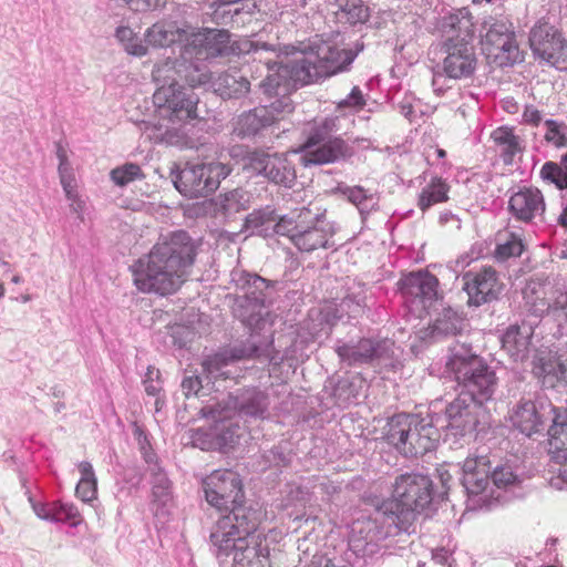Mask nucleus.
<instances>
[{"instance_id": "f257e3e1", "label": "nucleus", "mask_w": 567, "mask_h": 567, "mask_svg": "<svg viewBox=\"0 0 567 567\" xmlns=\"http://www.w3.org/2000/svg\"><path fill=\"white\" fill-rule=\"evenodd\" d=\"M446 371L463 388L445 408L446 429L454 431V435L464 436L480 424H489L492 411L496 410L494 371L464 343L450 347Z\"/></svg>"}, {"instance_id": "f03ea898", "label": "nucleus", "mask_w": 567, "mask_h": 567, "mask_svg": "<svg viewBox=\"0 0 567 567\" xmlns=\"http://www.w3.org/2000/svg\"><path fill=\"white\" fill-rule=\"evenodd\" d=\"M195 257L196 247L188 233L173 231L132 267L134 284L143 292L173 293L184 282Z\"/></svg>"}, {"instance_id": "7ed1b4c3", "label": "nucleus", "mask_w": 567, "mask_h": 567, "mask_svg": "<svg viewBox=\"0 0 567 567\" xmlns=\"http://www.w3.org/2000/svg\"><path fill=\"white\" fill-rule=\"evenodd\" d=\"M258 513L238 508L230 516H221L210 533V543L218 558L231 556V567H270L268 553L256 535Z\"/></svg>"}, {"instance_id": "20e7f679", "label": "nucleus", "mask_w": 567, "mask_h": 567, "mask_svg": "<svg viewBox=\"0 0 567 567\" xmlns=\"http://www.w3.org/2000/svg\"><path fill=\"white\" fill-rule=\"evenodd\" d=\"M440 478L439 488L427 474L412 472L399 475L393 484L392 497L381 503L383 515L396 519L404 533H410L416 514L445 499L451 475L447 471H440Z\"/></svg>"}, {"instance_id": "39448f33", "label": "nucleus", "mask_w": 567, "mask_h": 567, "mask_svg": "<svg viewBox=\"0 0 567 567\" xmlns=\"http://www.w3.org/2000/svg\"><path fill=\"white\" fill-rule=\"evenodd\" d=\"M473 23L471 18L463 11L444 17L441 21V30L445 35L442 50L446 54L442 72L435 71L432 84L439 89L440 80L446 75L450 79H462L470 76L476 65L474 49L471 44L473 39Z\"/></svg>"}, {"instance_id": "423d86ee", "label": "nucleus", "mask_w": 567, "mask_h": 567, "mask_svg": "<svg viewBox=\"0 0 567 567\" xmlns=\"http://www.w3.org/2000/svg\"><path fill=\"white\" fill-rule=\"evenodd\" d=\"M272 229L277 235L287 236L301 252L331 247V239L336 234L333 224L326 221L324 213L318 208L313 210L310 206L279 217Z\"/></svg>"}, {"instance_id": "0eeeda50", "label": "nucleus", "mask_w": 567, "mask_h": 567, "mask_svg": "<svg viewBox=\"0 0 567 567\" xmlns=\"http://www.w3.org/2000/svg\"><path fill=\"white\" fill-rule=\"evenodd\" d=\"M383 437L399 453L417 457L435 449L437 430L431 421L416 414L398 413L383 427Z\"/></svg>"}, {"instance_id": "6e6552de", "label": "nucleus", "mask_w": 567, "mask_h": 567, "mask_svg": "<svg viewBox=\"0 0 567 567\" xmlns=\"http://www.w3.org/2000/svg\"><path fill=\"white\" fill-rule=\"evenodd\" d=\"M338 122V117H324L309 126L300 146V159L305 166L338 163L353 156V147L337 135Z\"/></svg>"}, {"instance_id": "1a4fd4ad", "label": "nucleus", "mask_w": 567, "mask_h": 567, "mask_svg": "<svg viewBox=\"0 0 567 567\" xmlns=\"http://www.w3.org/2000/svg\"><path fill=\"white\" fill-rule=\"evenodd\" d=\"M231 282L237 290L233 305L235 317L252 331L262 329L266 323L262 311L271 301L274 284L241 269L231 271Z\"/></svg>"}, {"instance_id": "9d476101", "label": "nucleus", "mask_w": 567, "mask_h": 567, "mask_svg": "<svg viewBox=\"0 0 567 567\" xmlns=\"http://www.w3.org/2000/svg\"><path fill=\"white\" fill-rule=\"evenodd\" d=\"M396 519L383 515L381 504L375 508L373 517L357 519L351 528L349 546L358 556H373L388 545L383 542L391 536H396L404 530Z\"/></svg>"}, {"instance_id": "9b49d317", "label": "nucleus", "mask_w": 567, "mask_h": 567, "mask_svg": "<svg viewBox=\"0 0 567 567\" xmlns=\"http://www.w3.org/2000/svg\"><path fill=\"white\" fill-rule=\"evenodd\" d=\"M230 172L231 167L220 162L186 163L178 172H172V181L185 197H206L219 187Z\"/></svg>"}, {"instance_id": "f8f14e48", "label": "nucleus", "mask_w": 567, "mask_h": 567, "mask_svg": "<svg viewBox=\"0 0 567 567\" xmlns=\"http://www.w3.org/2000/svg\"><path fill=\"white\" fill-rule=\"evenodd\" d=\"M320 79H323V75L315 54H301L281 62L277 71L260 83V89L264 94L279 93L278 90L287 93L296 90L298 85H306Z\"/></svg>"}, {"instance_id": "ddd939ff", "label": "nucleus", "mask_w": 567, "mask_h": 567, "mask_svg": "<svg viewBox=\"0 0 567 567\" xmlns=\"http://www.w3.org/2000/svg\"><path fill=\"white\" fill-rule=\"evenodd\" d=\"M462 472V485L468 495V507L489 509L496 486V467L493 466L491 457H468L463 463Z\"/></svg>"}, {"instance_id": "4468645a", "label": "nucleus", "mask_w": 567, "mask_h": 567, "mask_svg": "<svg viewBox=\"0 0 567 567\" xmlns=\"http://www.w3.org/2000/svg\"><path fill=\"white\" fill-rule=\"evenodd\" d=\"M205 498L209 505L218 511H229L230 516L238 508H248L244 505L245 493L238 473L231 470H216L203 481Z\"/></svg>"}, {"instance_id": "2eb2a0df", "label": "nucleus", "mask_w": 567, "mask_h": 567, "mask_svg": "<svg viewBox=\"0 0 567 567\" xmlns=\"http://www.w3.org/2000/svg\"><path fill=\"white\" fill-rule=\"evenodd\" d=\"M529 45L542 62L558 70H567V40L553 25L537 23L529 34Z\"/></svg>"}, {"instance_id": "dca6fc26", "label": "nucleus", "mask_w": 567, "mask_h": 567, "mask_svg": "<svg viewBox=\"0 0 567 567\" xmlns=\"http://www.w3.org/2000/svg\"><path fill=\"white\" fill-rule=\"evenodd\" d=\"M551 414L553 420L560 415V421H567L558 410L546 399L536 400L522 399L508 412V420L513 427L526 436L539 433L545 425V419Z\"/></svg>"}, {"instance_id": "f3484780", "label": "nucleus", "mask_w": 567, "mask_h": 567, "mask_svg": "<svg viewBox=\"0 0 567 567\" xmlns=\"http://www.w3.org/2000/svg\"><path fill=\"white\" fill-rule=\"evenodd\" d=\"M154 104L172 121L185 122L197 117L198 96L183 85H161L153 95Z\"/></svg>"}, {"instance_id": "a211bd4d", "label": "nucleus", "mask_w": 567, "mask_h": 567, "mask_svg": "<svg viewBox=\"0 0 567 567\" xmlns=\"http://www.w3.org/2000/svg\"><path fill=\"white\" fill-rule=\"evenodd\" d=\"M218 402L221 404L223 415H235L240 421L265 420L269 416L270 398L258 388L241 389L235 395L229 394Z\"/></svg>"}, {"instance_id": "6ab92c4d", "label": "nucleus", "mask_w": 567, "mask_h": 567, "mask_svg": "<svg viewBox=\"0 0 567 567\" xmlns=\"http://www.w3.org/2000/svg\"><path fill=\"white\" fill-rule=\"evenodd\" d=\"M249 167L276 185L292 187L297 179L295 166L285 154L254 151L248 155Z\"/></svg>"}, {"instance_id": "aec40b11", "label": "nucleus", "mask_w": 567, "mask_h": 567, "mask_svg": "<svg viewBox=\"0 0 567 567\" xmlns=\"http://www.w3.org/2000/svg\"><path fill=\"white\" fill-rule=\"evenodd\" d=\"M220 411L221 404L216 401L204 405L200 409V414L213 422L218 450L226 452L234 449L239 442L244 434V427L235 415H223L224 413Z\"/></svg>"}, {"instance_id": "412c9836", "label": "nucleus", "mask_w": 567, "mask_h": 567, "mask_svg": "<svg viewBox=\"0 0 567 567\" xmlns=\"http://www.w3.org/2000/svg\"><path fill=\"white\" fill-rule=\"evenodd\" d=\"M507 209L515 219L529 223L544 215L546 203L537 187L522 186L509 192Z\"/></svg>"}, {"instance_id": "4be33fe9", "label": "nucleus", "mask_w": 567, "mask_h": 567, "mask_svg": "<svg viewBox=\"0 0 567 567\" xmlns=\"http://www.w3.org/2000/svg\"><path fill=\"white\" fill-rule=\"evenodd\" d=\"M392 346L393 343L388 340L374 341L364 338L357 344L339 346L336 351L342 361L349 365H357L389 359Z\"/></svg>"}, {"instance_id": "5701e85b", "label": "nucleus", "mask_w": 567, "mask_h": 567, "mask_svg": "<svg viewBox=\"0 0 567 567\" xmlns=\"http://www.w3.org/2000/svg\"><path fill=\"white\" fill-rule=\"evenodd\" d=\"M399 285L406 300H417L423 308L430 307L439 296V280L429 271L411 272L401 279Z\"/></svg>"}, {"instance_id": "b1692460", "label": "nucleus", "mask_w": 567, "mask_h": 567, "mask_svg": "<svg viewBox=\"0 0 567 567\" xmlns=\"http://www.w3.org/2000/svg\"><path fill=\"white\" fill-rule=\"evenodd\" d=\"M230 34L226 30L203 28L195 31L190 27L187 47L203 58L218 56L227 53Z\"/></svg>"}, {"instance_id": "393cba45", "label": "nucleus", "mask_w": 567, "mask_h": 567, "mask_svg": "<svg viewBox=\"0 0 567 567\" xmlns=\"http://www.w3.org/2000/svg\"><path fill=\"white\" fill-rule=\"evenodd\" d=\"M463 289L468 296V305L481 306L495 298L496 271L492 268H484L480 274L467 272L463 276Z\"/></svg>"}, {"instance_id": "a878e982", "label": "nucleus", "mask_w": 567, "mask_h": 567, "mask_svg": "<svg viewBox=\"0 0 567 567\" xmlns=\"http://www.w3.org/2000/svg\"><path fill=\"white\" fill-rule=\"evenodd\" d=\"M363 49L361 44L357 52L347 49H339L336 45L329 43H322L317 47L315 54L317 63L320 65L321 73L324 78L336 74L337 72L343 71L349 64L352 63L357 53Z\"/></svg>"}, {"instance_id": "bb28decb", "label": "nucleus", "mask_w": 567, "mask_h": 567, "mask_svg": "<svg viewBox=\"0 0 567 567\" xmlns=\"http://www.w3.org/2000/svg\"><path fill=\"white\" fill-rule=\"evenodd\" d=\"M221 353L226 354L227 358L234 363L241 360L257 359L259 361L272 362L276 358L272 353V341L261 340L259 336L254 332L250 337L239 344H235Z\"/></svg>"}, {"instance_id": "cd10ccee", "label": "nucleus", "mask_w": 567, "mask_h": 567, "mask_svg": "<svg viewBox=\"0 0 567 567\" xmlns=\"http://www.w3.org/2000/svg\"><path fill=\"white\" fill-rule=\"evenodd\" d=\"M190 27L179 28L172 22H156L144 34L145 42L153 48H166L188 40Z\"/></svg>"}, {"instance_id": "c85d7f7f", "label": "nucleus", "mask_w": 567, "mask_h": 567, "mask_svg": "<svg viewBox=\"0 0 567 567\" xmlns=\"http://www.w3.org/2000/svg\"><path fill=\"white\" fill-rule=\"evenodd\" d=\"M567 369L560 358L553 353L539 354L534 364L535 375L542 380L546 388H555L558 384H566Z\"/></svg>"}, {"instance_id": "c756f323", "label": "nucleus", "mask_w": 567, "mask_h": 567, "mask_svg": "<svg viewBox=\"0 0 567 567\" xmlns=\"http://www.w3.org/2000/svg\"><path fill=\"white\" fill-rule=\"evenodd\" d=\"M195 51L185 45L182 50V72L181 80L187 83L190 87H196L208 83L212 80V73L207 65L203 62L205 58L196 55L193 59Z\"/></svg>"}, {"instance_id": "7c9ffc66", "label": "nucleus", "mask_w": 567, "mask_h": 567, "mask_svg": "<svg viewBox=\"0 0 567 567\" xmlns=\"http://www.w3.org/2000/svg\"><path fill=\"white\" fill-rule=\"evenodd\" d=\"M152 476L153 503L157 506L156 515H167L173 506L172 484L166 473L157 465L150 464Z\"/></svg>"}, {"instance_id": "2f4dec72", "label": "nucleus", "mask_w": 567, "mask_h": 567, "mask_svg": "<svg viewBox=\"0 0 567 567\" xmlns=\"http://www.w3.org/2000/svg\"><path fill=\"white\" fill-rule=\"evenodd\" d=\"M275 124V117L266 107L258 106L243 113L235 126V133L240 137H250L259 134L262 130Z\"/></svg>"}, {"instance_id": "473e14b6", "label": "nucleus", "mask_w": 567, "mask_h": 567, "mask_svg": "<svg viewBox=\"0 0 567 567\" xmlns=\"http://www.w3.org/2000/svg\"><path fill=\"white\" fill-rule=\"evenodd\" d=\"M524 151V140L514 133L513 127H498V157L505 166H517Z\"/></svg>"}, {"instance_id": "72a5a7b5", "label": "nucleus", "mask_w": 567, "mask_h": 567, "mask_svg": "<svg viewBox=\"0 0 567 567\" xmlns=\"http://www.w3.org/2000/svg\"><path fill=\"white\" fill-rule=\"evenodd\" d=\"M532 329L512 326L502 338V348L514 359L523 360L528 351Z\"/></svg>"}, {"instance_id": "f704fd0d", "label": "nucleus", "mask_w": 567, "mask_h": 567, "mask_svg": "<svg viewBox=\"0 0 567 567\" xmlns=\"http://www.w3.org/2000/svg\"><path fill=\"white\" fill-rule=\"evenodd\" d=\"M509 27H505V31L498 28V66H513L524 61L512 24Z\"/></svg>"}, {"instance_id": "c9c22d12", "label": "nucleus", "mask_w": 567, "mask_h": 567, "mask_svg": "<svg viewBox=\"0 0 567 567\" xmlns=\"http://www.w3.org/2000/svg\"><path fill=\"white\" fill-rule=\"evenodd\" d=\"M214 89L223 99H240L250 91V82L237 72H225L215 80Z\"/></svg>"}, {"instance_id": "e433bc0d", "label": "nucleus", "mask_w": 567, "mask_h": 567, "mask_svg": "<svg viewBox=\"0 0 567 567\" xmlns=\"http://www.w3.org/2000/svg\"><path fill=\"white\" fill-rule=\"evenodd\" d=\"M250 195L243 188L220 194L215 202V210L224 217L229 218L241 210L249 208Z\"/></svg>"}, {"instance_id": "4c0bfd02", "label": "nucleus", "mask_w": 567, "mask_h": 567, "mask_svg": "<svg viewBox=\"0 0 567 567\" xmlns=\"http://www.w3.org/2000/svg\"><path fill=\"white\" fill-rule=\"evenodd\" d=\"M336 18L342 23H363L369 18V9L362 0H336Z\"/></svg>"}, {"instance_id": "58836bf2", "label": "nucleus", "mask_w": 567, "mask_h": 567, "mask_svg": "<svg viewBox=\"0 0 567 567\" xmlns=\"http://www.w3.org/2000/svg\"><path fill=\"white\" fill-rule=\"evenodd\" d=\"M464 318L451 307L444 308L431 326L433 337L455 336L462 331Z\"/></svg>"}, {"instance_id": "ea45409f", "label": "nucleus", "mask_w": 567, "mask_h": 567, "mask_svg": "<svg viewBox=\"0 0 567 567\" xmlns=\"http://www.w3.org/2000/svg\"><path fill=\"white\" fill-rule=\"evenodd\" d=\"M182 54L178 58H166L156 63L152 71L153 80L161 85H178L182 76Z\"/></svg>"}, {"instance_id": "a19ab883", "label": "nucleus", "mask_w": 567, "mask_h": 567, "mask_svg": "<svg viewBox=\"0 0 567 567\" xmlns=\"http://www.w3.org/2000/svg\"><path fill=\"white\" fill-rule=\"evenodd\" d=\"M518 461V457L514 456L498 467V489L511 488L515 491L520 487L524 477Z\"/></svg>"}, {"instance_id": "79ce46f5", "label": "nucleus", "mask_w": 567, "mask_h": 567, "mask_svg": "<svg viewBox=\"0 0 567 567\" xmlns=\"http://www.w3.org/2000/svg\"><path fill=\"white\" fill-rule=\"evenodd\" d=\"M231 363L226 354L218 352L203 362V370L207 374V379H234L236 375L229 369Z\"/></svg>"}, {"instance_id": "37998d69", "label": "nucleus", "mask_w": 567, "mask_h": 567, "mask_svg": "<svg viewBox=\"0 0 567 567\" xmlns=\"http://www.w3.org/2000/svg\"><path fill=\"white\" fill-rule=\"evenodd\" d=\"M115 38L121 42L126 53L140 58L147 54V45L130 27H118L115 31Z\"/></svg>"}, {"instance_id": "c03bdc74", "label": "nucleus", "mask_w": 567, "mask_h": 567, "mask_svg": "<svg viewBox=\"0 0 567 567\" xmlns=\"http://www.w3.org/2000/svg\"><path fill=\"white\" fill-rule=\"evenodd\" d=\"M447 185L441 178L432 179L431 184L420 195L419 207L426 210L433 204L447 200Z\"/></svg>"}, {"instance_id": "a18cd8bd", "label": "nucleus", "mask_w": 567, "mask_h": 567, "mask_svg": "<svg viewBox=\"0 0 567 567\" xmlns=\"http://www.w3.org/2000/svg\"><path fill=\"white\" fill-rule=\"evenodd\" d=\"M524 244L520 236L512 233L498 234V261L522 255Z\"/></svg>"}, {"instance_id": "49530a36", "label": "nucleus", "mask_w": 567, "mask_h": 567, "mask_svg": "<svg viewBox=\"0 0 567 567\" xmlns=\"http://www.w3.org/2000/svg\"><path fill=\"white\" fill-rule=\"evenodd\" d=\"M545 183L553 184L559 190L567 189V165L561 166L555 162H546L539 172Z\"/></svg>"}, {"instance_id": "de8ad7c7", "label": "nucleus", "mask_w": 567, "mask_h": 567, "mask_svg": "<svg viewBox=\"0 0 567 567\" xmlns=\"http://www.w3.org/2000/svg\"><path fill=\"white\" fill-rule=\"evenodd\" d=\"M482 53L486 56L489 64L496 62V30L495 23L484 21L480 32Z\"/></svg>"}, {"instance_id": "09e8293b", "label": "nucleus", "mask_w": 567, "mask_h": 567, "mask_svg": "<svg viewBox=\"0 0 567 567\" xmlns=\"http://www.w3.org/2000/svg\"><path fill=\"white\" fill-rule=\"evenodd\" d=\"M278 92L279 93L274 92L271 94H266L269 97L276 96L277 99L269 104L261 105L269 111L271 116L275 117V123L284 118L286 114H290L295 109L293 102L289 96L290 92L285 93L281 90H278Z\"/></svg>"}, {"instance_id": "8fccbe9b", "label": "nucleus", "mask_w": 567, "mask_h": 567, "mask_svg": "<svg viewBox=\"0 0 567 567\" xmlns=\"http://www.w3.org/2000/svg\"><path fill=\"white\" fill-rule=\"evenodd\" d=\"M214 425L208 429H197L190 432V443L194 447L203 451L218 450L217 439L215 437Z\"/></svg>"}, {"instance_id": "3c124183", "label": "nucleus", "mask_w": 567, "mask_h": 567, "mask_svg": "<svg viewBox=\"0 0 567 567\" xmlns=\"http://www.w3.org/2000/svg\"><path fill=\"white\" fill-rule=\"evenodd\" d=\"M279 220L277 218L275 210L271 209H259L250 213L245 220V226L247 229L251 231H256L264 226H268L269 224H276Z\"/></svg>"}, {"instance_id": "603ef678", "label": "nucleus", "mask_w": 567, "mask_h": 567, "mask_svg": "<svg viewBox=\"0 0 567 567\" xmlns=\"http://www.w3.org/2000/svg\"><path fill=\"white\" fill-rule=\"evenodd\" d=\"M141 175V167L134 163H127L111 171V178L118 186H125Z\"/></svg>"}, {"instance_id": "864d4df0", "label": "nucleus", "mask_w": 567, "mask_h": 567, "mask_svg": "<svg viewBox=\"0 0 567 567\" xmlns=\"http://www.w3.org/2000/svg\"><path fill=\"white\" fill-rule=\"evenodd\" d=\"M545 140L555 147H565L567 145L566 126L554 120L545 121Z\"/></svg>"}, {"instance_id": "5fc2aeb1", "label": "nucleus", "mask_w": 567, "mask_h": 567, "mask_svg": "<svg viewBox=\"0 0 567 567\" xmlns=\"http://www.w3.org/2000/svg\"><path fill=\"white\" fill-rule=\"evenodd\" d=\"M533 309L535 312L542 315L545 311L553 310L554 312H560V315L565 318L567 321V290L564 293H560L553 307H550L544 298L539 299L538 301H535L532 303Z\"/></svg>"}, {"instance_id": "6e6d98bb", "label": "nucleus", "mask_w": 567, "mask_h": 567, "mask_svg": "<svg viewBox=\"0 0 567 567\" xmlns=\"http://www.w3.org/2000/svg\"><path fill=\"white\" fill-rule=\"evenodd\" d=\"M365 306V297L362 293L348 295L340 303L341 309L354 318L364 312Z\"/></svg>"}, {"instance_id": "4d7b16f0", "label": "nucleus", "mask_w": 567, "mask_h": 567, "mask_svg": "<svg viewBox=\"0 0 567 567\" xmlns=\"http://www.w3.org/2000/svg\"><path fill=\"white\" fill-rule=\"evenodd\" d=\"M58 172L60 176V183L63 187L65 195H69L70 197L73 196L71 188L72 186H75V179L69 159L59 162Z\"/></svg>"}, {"instance_id": "13d9d810", "label": "nucleus", "mask_w": 567, "mask_h": 567, "mask_svg": "<svg viewBox=\"0 0 567 567\" xmlns=\"http://www.w3.org/2000/svg\"><path fill=\"white\" fill-rule=\"evenodd\" d=\"M159 379H161L159 370L150 365L147 368V371L145 373V379H144L145 391L148 395L155 396L161 392L162 386H161Z\"/></svg>"}, {"instance_id": "bf43d9fd", "label": "nucleus", "mask_w": 567, "mask_h": 567, "mask_svg": "<svg viewBox=\"0 0 567 567\" xmlns=\"http://www.w3.org/2000/svg\"><path fill=\"white\" fill-rule=\"evenodd\" d=\"M75 492L83 502H91L96 497V480L81 478Z\"/></svg>"}, {"instance_id": "052dcab7", "label": "nucleus", "mask_w": 567, "mask_h": 567, "mask_svg": "<svg viewBox=\"0 0 567 567\" xmlns=\"http://www.w3.org/2000/svg\"><path fill=\"white\" fill-rule=\"evenodd\" d=\"M32 509L34 514L43 519L49 522H61V516L58 515V513L54 512V504L51 505V507H48L45 504L35 503L32 497L29 498Z\"/></svg>"}, {"instance_id": "680f3d73", "label": "nucleus", "mask_w": 567, "mask_h": 567, "mask_svg": "<svg viewBox=\"0 0 567 567\" xmlns=\"http://www.w3.org/2000/svg\"><path fill=\"white\" fill-rule=\"evenodd\" d=\"M364 104H365V100L363 97L362 91L358 86H354L351 90L350 94L346 99L341 100L338 103V106L339 107L352 106V107L361 109L362 106H364Z\"/></svg>"}, {"instance_id": "e2e57ef3", "label": "nucleus", "mask_w": 567, "mask_h": 567, "mask_svg": "<svg viewBox=\"0 0 567 567\" xmlns=\"http://www.w3.org/2000/svg\"><path fill=\"white\" fill-rule=\"evenodd\" d=\"M343 194L358 207L368 199L367 192L360 186L347 187L344 188Z\"/></svg>"}, {"instance_id": "0e129e2a", "label": "nucleus", "mask_w": 567, "mask_h": 567, "mask_svg": "<svg viewBox=\"0 0 567 567\" xmlns=\"http://www.w3.org/2000/svg\"><path fill=\"white\" fill-rule=\"evenodd\" d=\"M351 384L347 380H339L333 389V396L339 405L348 404L350 395L346 392L350 389Z\"/></svg>"}, {"instance_id": "69168bd1", "label": "nucleus", "mask_w": 567, "mask_h": 567, "mask_svg": "<svg viewBox=\"0 0 567 567\" xmlns=\"http://www.w3.org/2000/svg\"><path fill=\"white\" fill-rule=\"evenodd\" d=\"M202 388V379L199 377H187L182 382V389L186 396L198 394Z\"/></svg>"}, {"instance_id": "338daca9", "label": "nucleus", "mask_w": 567, "mask_h": 567, "mask_svg": "<svg viewBox=\"0 0 567 567\" xmlns=\"http://www.w3.org/2000/svg\"><path fill=\"white\" fill-rule=\"evenodd\" d=\"M523 121L533 126H538L543 121L542 112L533 105H527L523 112Z\"/></svg>"}, {"instance_id": "774afa93", "label": "nucleus", "mask_w": 567, "mask_h": 567, "mask_svg": "<svg viewBox=\"0 0 567 567\" xmlns=\"http://www.w3.org/2000/svg\"><path fill=\"white\" fill-rule=\"evenodd\" d=\"M306 567H352L350 565H336L330 558L315 554L312 560Z\"/></svg>"}]
</instances>
